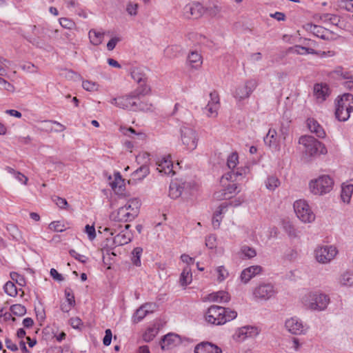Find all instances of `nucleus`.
<instances>
[{
	"mask_svg": "<svg viewBox=\"0 0 353 353\" xmlns=\"http://www.w3.org/2000/svg\"><path fill=\"white\" fill-rule=\"evenodd\" d=\"M307 125L312 133H314L319 138H324L326 135L323 127L314 119L307 120Z\"/></svg>",
	"mask_w": 353,
	"mask_h": 353,
	"instance_id": "22",
	"label": "nucleus"
},
{
	"mask_svg": "<svg viewBox=\"0 0 353 353\" xmlns=\"http://www.w3.org/2000/svg\"><path fill=\"white\" fill-rule=\"evenodd\" d=\"M123 180L121 178V176L119 172H117L114 174V180L110 182V185L112 188L116 191L118 188L119 191L122 190Z\"/></svg>",
	"mask_w": 353,
	"mask_h": 353,
	"instance_id": "44",
	"label": "nucleus"
},
{
	"mask_svg": "<svg viewBox=\"0 0 353 353\" xmlns=\"http://www.w3.org/2000/svg\"><path fill=\"white\" fill-rule=\"evenodd\" d=\"M294 212L297 217L304 223H312L315 220V214L305 200H298L294 203Z\"/></svg>",
	"mask_w": 353,
	"mask_h": 353,
	"instance_id": "10",
	"label": "nucleus"
},
{
	"mask_svg": "<svg viewBox=\"0 0 353 353\" xmlns=\"http://www.w3.org/2000/svg\"><path fill=\"white\" fill-rule=\"evenodd\" d=\"M169 196L172 199H176V183L173 181L170 185Z\"/></svg>",
	"mask_w": 353,
	"mask_h": 353,
	"instance_id": "63",
	"label": "nucleus"
},
{
	"mask_svg": "<svg viewBox=\"0 0 353 353\" xmlns=\"http://www.w3.org/2000/svg\"><path fill=\"white\" fill-rule=\"evenodd\" d=\"M226 208V205L221 204L218 208L217 210L214 212V216L212 219V225L214 229H217L219 228L220 223L221 219L220 216L223 213V210Z\"/></svg>",
	"mask_w": 353,
	"mask_h": 353,
	"instance_id": "37",
	"label": "nucleus"
},
{
	"mask_svg": "<svg viewBox=\"0 0 353 353\" xmlns=\"http://www.w3.org/2000/svg\"><path fill=\"white\" fill-rule=\"evenodd\" d=\"M239 163V157L237 153L234 152L231 154L227 159V165L230 169L236 168Z\"/></svg>",
	"mask_w": 353,
	"mask_h": 353,
	"instance_id": "48",
	"label": "nucleus"
},
{
	"mask_svg": "<svg viewBox=\"0 0 353 353\" xmlns=\"http://www.w3.org/2000/svg\"><path fill=\"white\" fill-rule=\"evenodd\" d=\"M138 84V88L132 91V92L136 95L137 98H139L141 100H144L143 97L145 95L150 94V88L148 85H147L146 82Z\"/></svg>",
	"mask_w": 353,
	"mask_h": 353,
	"instance_id": "32",
	"label": "nucleus"
},
{
	"mask_svg": "<svg viewBox=\"0 0 353 353\" xmlns=\"http://www.w3.org/2000/svg\"><path fill=\"white\" fill-rule=\"evenodd\" d=\"M10 277L13 281H15L16 283L20 286H23L26 284V280L24 276L18 274L17 272H11Z\"/></svg>",
	"mask_w": 353,
	"mask_h": 353,
	"instance_id": "52",
	"label": "nucleus"
},
{
	"mask_svg": "<svg viewBox=\"0 0 353 353\" xmlns=\"http://www.w3.org/2000/svg\"><path fill=\"white\" fill-rule=\"evenodd\" d=\"M240 252L246 259H252L256 255L255 249L248 245H243L241 248Z\"/></svg>",
	"mask_w": 353,
	"mask_h": 353,
	"instance_id": "40",
	"label": "nucleus"
},
{
	"mask_svg": "<svg viewBox=\"0 0 353 353\" xmlns=\"http://www.w3.org/2000/svg\"><path fill=\"white\" fill-rule=\"evenodd\" d=\"M112 338V331L110 329H107L105 332V336L103 339V343L105 346H108L111 343Z\"/></svg>",
	"mask_w": 353,
	"mask_h": 353,
	"instance_id": "62",
	"label": "nucleus"
},
{
	"mask_svg": "<svg viewBox=\"0 0 353 353\" xmlns=\"http://www.w3.org/2000/svg\"><path fill=\"white\" fill-rule=\"evenodd\" d=\"M245 169H237L236 172L231 171L225 174L220 180L221 188H223L227 195H232L239 192L238 184L236 183L239 176H242L245 174Z\"/></svg>",
	"mask_w": 353,
	"mask_h": 353,
	"instance_id": "6",
	"label": "nucleus"
},
{
	"mask_svg": "<svg viewBox=\"0 0 353 353\" xmlns=\"http://www.w3.org/2000/svg\"><path fill=\"white\" fill-rule=\"evenodd\" d=\"M283 228L285 231L288 234V235L291 237H296L297 232L294 228V225L290 222L286 221L283 223Z\"/></svg>",
	"mask_w": 353,
	"mask_h": 353,
	"instance_id": "49",
	"label": "nucleus"
},
{
	"mask_svg": "<svg viewBox=\"0 0 353 353\" xmlns=\"http://www.w3.org/2000/svg\"><path fill=\"white\" fill-rule=\"evenodd\" d=\"M353 193V185L352 184H345L342 185L341 197L344 203H350L352 194Z\"/></svg>",
	"mask_w": 353,
	"mask_h": 353,
	"instance_id": "30",
	"label": "nucleus"
},
{
	"mask_svg": "<svg viewBox=\"0 0 353 353\" xmlns=\"http://www.w3.org/2000/svg\"><path fill=\"white\" fill-rule=\"evenodd\" d=\"M321 19L325 22H330L331 24L334 26H338L340 22V17L332 14H325L321 17Z\"/></svg>",
	"mask_w": 353,
	"mask_h": 353,
	"instance_id": "45",
	"label": "nucleus"
},
{
	"mask_svg": "<svg viewBox=\"0 0 353 353\" xmlns=\"http://www.w3.org/2000/svg\"><path fill=\"white\" fill-rule=\"evenodd\" d=\"M237 312L230 308L218 305L210 307L205 314V319L208 323L214 325H222L228 321L234 319Z\"/></svg>",
	"mask_w": 353,
	"mask_h": 353,
	"instance_id": "3",
	"label": "nucleus"
},
{
	"mask_svg": "<svg viewBox=\"0 0 353 353\" xmlns=\"http://www.w3.org/2000/svg\"><path fill=\"white\" fill-rule=\"evenodd\" d=\"M53 123V121L51 120H46L41 122L40 130L44 131L46 132H51L53 131V128L52 124Z\"/></svg>",
	"mask_w": 353,
	"mask_h": 353,
	"instance_id": "53",
	"label": "nucleus"
},
{
	"mask_svg": "<svg viewBox=\"0 0 353 353\" xmlns=\"http://www.w3.org/2000/svg\"><path fill=\"white\" fill-rule=\"evenodd\" d=\"M285 326L288 332L293 334H304L307 330L303 323L296 317H292L286 320Z\"/></svg>",
	"mask_w": 353,
	"mask_h": 353,
	"instance_id": "18",
	"label": "nucleus"
},
{
	"mask_svg": "<svg viewBox=\"0 0 353 353\" xmlns=\"http://www.w3.org/2000/svg\"><path fill=\"white\" fill-rule=\"evenodd\" d=\"M280 184L279 179L275 176H270L265 182L266 188L270 190H274Z\"/></svg>",
	"mask_w": 353,
	"mask_h": 353,
	"instance_id": "47",
	"label": "nucleus"
},
{
	"mask_svg": "<svg viewBox=\"0 0 353 353\" xmlns=\"http://www.w3.org/2000/svg\"><path fill=\"white\" fill-rule=\"evenodd\" d=\"M90 43L94 46H99L103 42L104 32H98L94 29H91L88 33Z\"/></svg>",
	"mask_w": 353,
	"mask_h": 353,
	"instance_id": "29",
	"label": "nucleus"
},
{
	"mask_svg": "<svg viewBox=\"0 0 353 353\" xmlns=\"http://www.w3.org/2000/svg\"><path fill=\"white\" fill-rule=\"evenodd\" d=\"M159 328L154 325L152 327H150L147 329L144 334L143 335V339L146 342H150L155 337V336L158 334Z\"/></svg>",
	"mask_w": 353,
	"mask_h": 353,
	"instance_id": "38",
	"label": "nucleus"
},
{
	"mask_svg": "<svg viewBox=\"0 0 353 353\" xmlns=\"http://www.w3.org/2000/svg\"><path fill=\"white\" fill-rule=\"evenodd\" d=\"M206 10L201 3L194 1L188 3L182 10V17L188 19H198L201 18Z\"/></svg>",
	"mask_w": 353,
	"mask_h": 353,
	"instance_id": "12",
	"label": "nucleus"
},
{
	"mask_svg": "<svg viewBox=\"0 0 353 353\" xmlns=\"http://www.w3.org/2000/svg\"><path fill=\"white\" fill-rule=\"evenodd\" d=\"M210 300L217 303H225L230 300V296L227 292L219 291L214 294H210Z\"/></svg>",
	"mask_w": 353,
	"mask_h": 353,
	"instance_id": "33",
	"label": "nucleus"
},
{
	"mask_svg": "<svg viewBox=\"0 0 353 353\" xmlns=\"http://www.w3.org/2000/svg\"><path fill=\"white\" fill-rule=\"evenodd\" d=\"M258 81L255 79L246 80L243 85H239L236 88L234 92V98L239 101L249 98L258 86Z\"/></svg>",
	"mask_w": 353,
	"mask_h": 353,
	"instance_id": "11",
	"label": "nucleus"
},
{
	"mask_svg": "<svg viewBox=\"0 0 353 353\" xmlns=\"http://www.w3.org/2000/svg\"><path fill=\"white\" fill-rule=\"evenodd\" d=\"M195 353H222L220 347L209 342H202L194 349Z\"/></svg>",
	"mask_w": 353,
	"mask_h": 353,
	"instance_id": "19",
	"label": "nucleus"
},
{
	"mask_svg": "<svg viewBox=\"0 0 353 353\" xmlns=\"http://www.w3.org/2000/svg\"><path fill=\"white\" fill-rule=\"evenodd\" d=\"M142 252L143 249L141 247L135 248L132 252V262L134 265L137 267H139L141 265V256Z\"/></svg>",
	"mask_w": 353,
	"mask_h": 353,
	"instance_id": "39",
	"label": "nucleus"
},
{
	"mask_svg": "<svg viewBox=\"0 0 353 353\" xmlns=\"http://www.w3.org/2000/svg\"><path fill=\"white\" fill-rule=\"evenodd\" d=\"M65 295L68 303H70V305H75L74 296L72 292V290L70 288L65 289Z\"/></svg>",
	"mask_w": 353,
	"mask_h": 353,
	"instance_id": "59",
	"label": "nucleus"
},
{
	"mask_svg": "<svg viewBox=\"0 0 353 353\" xmlns=\"http://www.w3.org/2000/svg\"><path fill=\"white\" fill-rule=\"evenodd\" d=\"M180 134L181 150L191 152L196 148L199 137L194 128L190 126H183L181 128Z\"/></svg>",
	"mask_w": 353,
	"mask_h": 353,
	"instance_id": "7",
	"label": "nucleus"
},
{
	"mask_svg": "<svg viewBox=\"0 0 353 353\" xmlns=\"http://www.w3.org/2000/svg\"><path fill=\"white\" fill-rule=\"evenodd\" d=\"M334 181L328 175H322L316 179L310 181L309 187L311 192L316 195H322L330 192Z\"/></svg>",
	"mask_w": 353,
	"mask_h": 353,
	"instance_id": "8",
	"label": "nucleus"
},
{
	"mask_svg": "<svg viewBox=\"0 0 353 353\" xmlns=\"http://www.w3.org/2000/svg\"><path fill=\"white\" fill-rule=\"evenodd\" d=\"M120 131L125 136H128L131 138H133V135H136L138 138V139L143 140L145 139L146 135L144 133L142 132H138L137 133L134 128L130 127V128H125V127H121Z\"/></svg>",
	"mask_w": 353,
	"mask_h": 353,
	"instance_id": "36",
	"label": "nucleus"
},
{
	"mask_svg": "<svg viewBox=\"0 0 353 353\" xmlns=\"http://www.w3.org/2000/svg\"><path fill=\"white\" fill-rule=\"evenodd\" d=\"M338 282L341 286L352 287L353 286V273L350 272H343L338 279Z\"/></svg>",
	"mask_w": 353,
	"mask_h": 353,
	"instance_id": "27",
	"label": "nucleus"
},
{
	"mask_svg": "<svg viewBox=\"0 0 353 353\" xmlns=\"http://www.w3.org/2000/svg\"><path fill=\"white\" fill-rule=\"evenodd\" d=\"M337 254L335 247L332 245H325L318 248L315 250V257L318 262L326 263L332 260Z\"/></svg>",
	"mask_w": 353,
	"mask_h": 353,
	"instance_id": "14",
	"label": "nucleus"
},
{
	"mask_svg": "<svg viewBox=\"0 0 353 353\" xmlns=\"http://www.w3.org/2000/svg\"><path fill=\"white\" fill-rule=\"evenodd\" d=\"M140 206L139 199H131L123 206L113 211L110 214V219L115 222H130L138 216Z\"/></svg>",
	"mask_w": 353,
	"mask_h": 353,
	"instance_id": "2",
	"label": "nucleus"
},
{
	"mask_svg": "<svg viewBox=\"0 0 353 353\" xmlns=\"http://www.w3.org/2000/svg\"><path fill=\"white\" fill-rule=\"evenodd\" d=\"M216 270L218 274L217 279H218L219 281H223L224 279H225L228 277V276L229 274L228 272L223 266H219Z\"/></svg>",
	"mask_w": 353,
	"mask_h": 353,
	"instance_id": "55",
	"label": "nucleus"
},
{
	"mask_svg": "<svg viewBox=\"0 0 353 353\" xmlns=\"http://www.w3.org/2000/svg\"><path fill=\"white\" fill-rule=\"evenodd\" d=\"M192 281V274L191 268L189 266H185L180 275L179 283L183 290H185V287L191 283Z\"/></svg>",
	"mask_w": 353,
	"mask_h": 353,
	"instance_id": "26",
	"label": "nucleus"
},
{
	"mask_svg": "<svg viewBox=\"0 0 353 353\" xmlns=\"http://www.w3.org/2000/svg\"><path fill=\"white\" fill-rule=\"evenodd\" d=\"M132 234L129 231H121L113 239V243L115 246H121L130 243L132 241Z\"/></svg>",
	"mask_w": 353,
	"mask_h": 353,
	"instance_id": "23",
	"label": "nucleus"
},
{
	"mask_svg": "<svg viewBox=\"0 0 353 353\" xmlns=\"http://www.w3.org/2000/svg\"><path fill=\"white\" fill-rule=\"evenodd\" d=\"M299 143L304 147L306 155L314 157L327 153L325 145L310 135H303L299 139Z\"/></svg>",
	"mask_w": 353,
	"mask_h": 353,
	"instance_id": "5",
	"label": "nucleus"
},
{
	"mask_svg": "<svg viewBox=\"0 0 353 353\" xmlns=\"http://www.w3.org/2000/svg\"><path fill=\"white\" fill-rule=\"evenodd\" d=\"M192 187V186L190 183L183 182L178 184V192H179V196L190 194Z\"/></svg>",
	"mask_w": 353,
	"mask_h": 353,
	"instance_id": "46",
	"label": "nucleus"
},
{
	"mask_svg": "<svg viewBox=\"0 0 353 353\" xmlns=\"http://www.w3.org/2000/svg\"><path fill=\"white\" fill-rule=\"evenodd\" d=\"M69 253L71 256L74 257L75 259L78 260L82 263H85L88 259V257H86L84 255L79 254L74 250H70L69 251Z\"/></svg>",
	"mask_w": 353,
	"mask_h": 353,
	"instance_id": "57",
	"label": "nucleus"
},
{
	"mask_svg": "<svg viewBox=\"0 0 353 353\" xmlns=\"http://www.w3.org/2000/svg\"><path fill=\"white\" fill-rule=\"evenodd\" d=\"M150 173L149 167L144 164L137 169L132 173V177L134 180H142Z\"/></svg>",
	"mask_w": 353,
	"mask_h": 353,
	"instance_id": "35",
	"label": "nucleus"
},
{
	"mask_svg": "<svg viewBox=\"0 0 353 353\" xmlns=\"http://www.w3.org/2000/svg\"><path fill=\"white\" fill-rule=\"evenodd\" d=\"M310 30L316 37L324 40H334L338 35L332 31L320 26L310 25Z\"/></svg>",
	"mask_w": 353,
	"mask_h": 353,
	"instance_id": "17",
	"label": "nucleus"
},
{
	"mask_svg": "<svg viewBox=\"0 0 353 353\" xmlns=\"http://www.w3.org/2000/svg\"><path fill=\"white\" fill-rule=\"evenodd\" d=\"M70 323L73 328L78 329L82 325V321L79 317H73L70 319Z\"/></svg>",
	"mask_w": 353,
	"mask_h": 353,
	"instance_id": "64",
	"label": "nucleus"
},
{
	"mask_svg": "<svg viewBox=\"0 0 353 353\" xmlns=\"http://www.w3.org/2000/svg\"><path fill=\"white\" fill-rule=\"evenodd\" d=\"M60 25L66 29L72 30L75 27V23L68 18L62 17L59 19Z\"/></svg>",
	"mask_w": 353,
	"mask_h": 353,
	"instance_id": "50",
	"label": "nucleus"
},
{
	"mask_svg": "<svg viewBox=\"0 0 353 353\" xmlns=\"http://www.w3.org/2000/svg\"><path fill=\"white\" fill-rule=\"evenodd\" d=\"M303 302L305 305L311 310H323L327 307L330 299L324 294L310 293L305 296Z\"/></svg>",
	"mask_w": 353,
	"mask_h": 353,
	"instance_id": "9",
	"label": "nucleus"
},
{
	"mask_svg": "<svg viewBox=\"0 0 353 353\" xmlns=\"http://www.w3.org/2000/svg\"><path fill=\"white\" fill-rule=\"evenodd\" d=\"M82 86L83 89L90 92L96 91L99 88V85L97 83L90 81H83L82 82Z\"/></svg>",
	"mask_w": 353,
	"mask_h": 353,
	"instance_id": "51",
	"label": "nucleus"
},
{
	"mask_svg": "<svg viewBox=\"0 0 353 353\" xmlns=\"http://www.w3.org/2000/svg\"><path fill=\"white\" fill-rule=\"evenodd\" d=\"M5 292L10 296H16L18 291L14 283L12 281H8L3 287Z\"/></svg>",
	"mask_w": 353,
	"mask_h": 353,
	"instance_id": "42",
	"label": "nucleus"
},
{
	"mask_svg": "<svg viewBox=\"0 0 353 353\" xmlns=\"http://www.w3.org/2000/svg\"><path fill=\"white\" fill-rule=\"evenodd\" d=\"M276 294L274 287L271 283H263L255 288L253 294L254 297L261 300H268Z\"/></svg>",
	"mask_w": 353,
	"mask_h": 353,
	"instance_id": "15",
	"label": "nucleus"
},
{
	"mask_svg": "<svg viewBox=\"0 0 353 353\" xmlns=\"http://www.w3.org/2000/svg\"><path fill=\"white\" fill-rule=\"evenodd\" d=\"M257 334L256 329L253 327H243L239 330L238 338L244 340L248 337H252Z\"/></svg>",
	"mask_w": 353,
	"mask_h": 353,
	"instance_id": "31",
	"label": "nucleus"
},
{
	"mask_svg": "<svg viewBox=\"0 0 353 353\" xmlns=\"http://www.w3.org/2000/svg\"><path fill=\"white\" fill-rule=\"evenodd\" d=\"M156 164L158 166L157 170L159 172L164 173L166 175L171 174L173 176L175 174V172L173 170V163L170 154L162 157L157 161Z\"/></svg>",
	"mask_w": 353,
	"mask_h": 353,
	"instance_id": "16",
	"label": "nucleus"
},
{
	"mask_svg": "<svg viewBox=\"0 0 353 353\" xmlns=\"http://www.w3.org/2000/svg\"><path fill=\"white\" fill-rule=\"evenodd\" d=\"M220 97L217 91L213 90L210 93V100L204 108L206 115L209 118H216L220 108Z\"/></svg>",
	"mask_w": 353,
	"mask_h": 353,
	"instance_id": "13",
	"label": "nucleus"
},
{
	"mask_svg": "<svg viewBox=\"0 0 353 353\" xmlns=\"http://www.w3.org/2000/svg\"><path fill=\"white\" fill-rule=\"evenodd\" d=\"M110 103L119 108L131 111L152 110L151 103L137 98L132 92L125 96L113 98Z\"/></svg>",
	"mask_w": 353,
	"mask_h": 353,
	"instance_id": "1",
	"label": "nucleus"
},
{
	"mask_svg": "<svg viewBox=\"0 0 353 353\" xmlns=\"http://www.w3.org/2000/svg\"><path fill=\"white\" fill-rule=\"evenodd\" d=\"M85 232L88 234L90 240H93L96 237V232L94 226L86 225L85 227Z\"/></svg>",
	"mask_w": 353,
	"mask_h": 353,
	"instance_id": "61",
	"label": "nucleus"
},
{
	"mask_svg": "<svg viewBox=\"0 0 353 353\" xmlns=\"http://www.w3.org/2000/svg\"><path fill=\"white\" fill-rule=\"evenodd\" d=\"M330 92V88L326 83H316L314 86V96L320 102L325 101Z\"/></svg>",
	"mask_w": 353,
	"mask_h": 353,
	"instance_id": "21",
	"label": "nucleus"
},
{
	"mask_svg": "<svg viewBox=\"0 0 353 353\" xmlns=\"http://www.w3.org/2000/svg\"><path fill=\"white\" fill-rule=\"evenodd\" d=\"M49 228L55 232H63L65 230L64 225L61 224L60 221H53L50 223Z\"/></svg>",
	"mask_w": 353,
	"mask_h": 353,
	"instance_id": "58",
	"label": "nucleus"
},
{
	"mask_svg": "<svg viewBox=\"0 0 353 353\" xmlns=\"http://www.w3.org/2000/svg\"><path fill=\"white\" fill-rule=\"evenodd\" d=\"M335 105L336 118L340 121H347L353 112V95L347 93L338 97Z\"/></svg>",
	"mask_w": 353,
	"mask_h": 353,
	"instance_id": "4",
	"label": "nucleus"
},
{
	"mask_svg": "<svg viewBox=\"0 0 353 353\" xmlns=\"http://www.w3.org/2000/svg\"><path fill=\"white\" fill-rule=\"evenodd\" d=\"M148 306L149 305H141L136 310V312L133 315L134 323H138L141 321L148 314V310H145V308Z\"/></svg>",
	"mask_w": 353,
	"mask_h": 353,
	"instance_id": "41",
	"label": "nucleus"
},
{
	"mask_svg": "<svg viewBox=\"0 0 353 353\" xmlns=\"http://www.w3.org/2000/svg\"><path fill=\"white\" fill-rule=\"evenodd\" d=\"M214 197L218 200H224L230 199L232 198V195H227L224 188H222L220 190L214 192Z\"/></svg>",
	"mask_w": 353,
	"mask_h": 353,
	"instance_id": "56",
	"label": "nucleus"
},
{
	"mask_svg": "<svg viewBox=\"0 0 353 353\" xmlns=\"http://www.w3.org/2000/svg\"><path fill=\"white\" fill-rule=\"evenodd\" d=\"M216 238L215 235L210 234L205 239V245L210 249H212L216 247Z\"/></svg>",
	"mask_w": 353,
	"mask_h": 353,
	"instance_id": "60",
	"label": "nucleus"
},
{
	"mask_svg": "<svg viewBox=\"0 0 353 353\" xmlns=\"http://www.w3.org/2000/svg\"><path fill=\"white\" fill-rule=\"evenodd\" d=\"M277 132L274 129H270L266 137L264 138L265 143L270 148H276L277 147Z\"/></svg>",
	"mask_w": 353,
	"mask_h": 353,
	"instance_id": "28",
	"label": "nucleus"
},
{
	"mask_svg": "<svg viewBox=\"0 0 353 353\" xmlns=\"http://www.w3.org/2000/svg\"><path fill=\"white\" fill-rule=\"evenodd\" d=\"M339 6L348 12H353V0H341Z\"/></svg>",
	"mask_w": 353,
	"mask_h": 353,
	"instance_id": "54",
	"label": "nucleus"
},
{
	"mask_svg": "<svg viewBox=\"0 0 353 353\" xmlns=\"http://www.w3.org/2000/svg\"><path fill=\"white\" fill-rule=\"evenodd\" d=\"M188 63L191 68L198 70L203 63L202 57L196 51L191 52L188 57Z\"/></svg>",
	"mask_w": 353,
	"mask_h": 353,
	"instance_id": "24",
	"label": "nucleus"
},
{
	"mask_svg": "<svg viewBox=\"0 0 353 353\" xmlns=\"http://www.w3.org/2000/svg\"><path fill=\"white\" fill-rule=\"evenodd\" d=\"M10 310L16 316H22L26 313V308L21 304H14L10 306Z\"/></svg>",
	"mask_w": 353,
	"mask_h": 353,
	"instance_id": "43",
	"label": "nucleus"
},
{
	"mask_svg": "<svg viewBox=\"0 0 353 353\" xmlns=\"http://www.w3.org/2000/svg\"><path fill=\"white\" fill-rule=\"evenodd\" d=\"M262 267L260 265H252L243 270L241 274V279L244 283H247L252 278L260 274Z\"/></svg>",
	"mask_w": 353,
	"mask_h": 353,
	"instance_id": "20",
	"label": "nucleus"
},
{
	"mask_svg": "<svg viewBox=\"0 0 353 353\" xmlns=\"http://www.w3.org/2000/svg\"><path fill=\"white\" fill-rule=\"evenodd\" d=\"M176 334L168 333L165 335L160 342L161 347L163 350H168L175 346Z\"/></svg>",
	"mask_w": 353,
	"mask_h": 353,
	"instance_id": "25",
	"label": "nucleus"
},
{
	"mask_svg": "<svg viewBox=\"0 0 353 353\" xmlns=\"http://www.w3.org/2000/svg\"><path fill=\"white\" fill-rule=\"evenodd\" d=\"M132 78L137 83H141L147 82V77L143 70L141 68H135L131 71Z\"/></svg>",
	"mask_w": 353,
	"mask_h": 353,
	"instance_id": "34",
	"label": "nucleus"
}]
</instances>
